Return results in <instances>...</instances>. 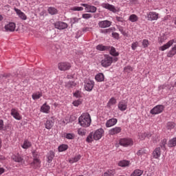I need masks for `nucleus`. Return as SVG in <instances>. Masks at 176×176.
<instances>
[{"mask_svg": "<svg viewBox=\"0 0 176 176\" xmlns=\"http://www.w3.org/2000/svg\"><path fill=\"white\" fill-rule=\"evenodd\" d=\"M79 124L82 127H89L91 124V118L89 113H82L78 118Z\"/></svg>", "mask_w": 176, "mask_h": 176, "instance_id": "obj_1", "label": "nucleus"}, {"mask_svg": "<svg viewBox=\"0 0 176 176\" xmlns=\"http://www.w3.org/2000/svg\"><path fill=\"white\" fill-rule=\"evenodd\" d=\"M116 63L118 61V58H113L109 55H104V58L101 60V65L104 67V68H107V67H111L112 65V63Z\"/></svg>", "mask_w": 176, "mask_h": 176, "instance_id": "obj_2", "label": "nucleus"}, {"mask_svg": "<svg viewBox=\"0 0 176 176\" xmlns=\"http://www.w3.org/2000/svg\"><path fill=\"white\" fill-rule=\"evenodd\" d=\"M120 145L121 146H131L133 145L134 142H133V140L131 138H122L119 141Z\"/></svg>", "mask_w": 176, "mask_h": 176, "instance_id": "obj_3", "label": "nucleus"}, {"mask_svg": "<svg viewBox=\"0 0 176 176\" xmlns=\"http://www.w3.org/2000/svg\"><path fill=\"white\" fill-rule=\"evenodd\" d=\"M164 111V106L162 104H158L150 111V113H151V115H159V113H162Z\"/></svg>", "mask_w": 176, "mask_h": 176, "instance_id": "obj_4", "label": "nucleus"}, {"mask_svg": "<svg viewBox=\"0 0 176 176\" xmlns=\"http://www.w3.org/2000/svg\"><path fill=\"white\" fill-rule=\"evenodd\" d=\"M58 68L59 71H68L71 69V63L68 62H60L58 63Z\"/></svg>", "mask_w": 176, "mask_h": 176, "instance_id": "obj_5", "label": "nucleus"}, {"mask_svg": "<svg viewBox=\"0 0 176 176\" xmlns=\"http://www.w3.org/2000/svg\"><path fill=\"white\" fill-rule=\"evenodd\" d=\"M80 6H83L84 8H85V9L86 12H87V13H96L97 12V8L94 6H90L86 3H81Z\"/></svg>", "mask_w": 176, "mask_h": 176, "instance_id": "obj_6", "label": "nucleus"}, {"mask_svg": "<svg viewBox=\"0 0 176 176\" xmlns=\"http://www.w3.org/2000/svg\"><path fill=\"white\" fill-rule=\"evenodd\" d=\"M93 135L94 140H95V141H98V140H101V138H102V135H104V129L101 128L98 129L93 133Z\"/></svg>", "mask_w": 176, "mask_h": 176, "instance_id": "obj_7", "label": "nucleus"}, {"mask_svg": "<svg viewBox=\"0 0 176 176\" xmlns=\"http://www.w3.org/2000/svg\"><path fill=\"white\" fill-rule=\"evenodd\" d=\"M159 19V13L156 12H150L147 14V20L148 21H155Z\"/></svg>", "mask_w": 176, "mask_h": 176, "instance_id": "obj_8", "label": "nucleus"}, {"mask_svg": "<svg viewBox=\"0 0 176 176\" xmlns=\"http://www.w3.org/2000/svg\"><path fill=\"white\" fill-rule=\"evenodd\" d=\"M101 6L102 8H104V9H107V10H109L113 13H116V12H118V10L115 7V6L109 4L108 3H103L101 4Z\"/></svg>", "mask_w": 176, "mask_h": 176, "instance_id": "obj_9", "label": "nucleus"}, {"mask_svg": "<svg viewBox=\"0 0 176 176\" xmlns=\"http://www.w3.org/2000/svg\"><path fill=\"white\" fill-rule=\"evenodd\" d=\"M110 25H112V21L104 20L98 22V26L100 28H108Z\"/></svg>", "mask_w": 176, "mask_h": 176, "instance_id": "obj_10", "label": "nucleus"}, {"mask_svg": "<svg viewBox=\"0 0 176 176\" xmlns=\"http://www.w3.org/2000/svg\"><path fill=\"white\" fill-rule=\"evenodd\" d=\"M54 27L57 30H65V28H68V25L65 22L57 21L54 23Z\"/></svg>", "mask_w": 176, "mask_h": 176, "instance_id": "obj_11", "label": "nucleus"}, {"mask_svg": "<svg viewBox=\"0 0 176 176\" xmlns=\"http://www.w3.org/2000/svg\"><path fill=\"white\" fill-rule=\"evenodd\" d=\"M94 87V81L88 80H87V83L85 85V89L87 91H91Z\"/></svg>", "mask_w": 176, "mask_h": 176, "instance_id": "obj_12", "label": "nucleus"}, {"mask_svg": "<svg viewBox=\"0 0 176 176\" xmlns=\"http://www.w3.org/2000/svg\"><path fill=\"white\" fill-rule=\"evenodd\" d=\"M121 131H122V128L120 126H116L111 129L109 131V134L110 135H115L116 134H119V133H121Z\"/></svg>", "mask_w": 176, "mask_h": 176, "instance_id": "obj_13", "label": "nucleus"}, {"mask_svg": "<svg viewBox=\"0 0 176 176\" xmlns=\"http://www.w3.org/2000/svg\"><path fill=\"white\" fill-rule=\"evenodd\" d=\"M11 115L16 120H21V116L16 109H11Z\"/></svg>", "mask_w": 176, "mask_h": 176, "instance_id": "obj_14", "label": "nucleus"}, {"mask_svg": "<svg viewBox=\"0 0 176 176\" xmlns=\"http://www.w3.org/2000/svg\"><path fill=\"white\" fill-rule=\"evenodd\" d=\"M118 109H120V111H126V109H127V102L126 100L119 102Z\"/></svg>", "mask_w": 176, "mask_h": 176, "instance_id": "obj_15", "label": "nucleus"}, {"mask_svg": "<svg viewBox=\"0 0 176 176\" xmlns=\"http://www.w3.org/2000/svg\"><path fill=\"white\" fill-rule=\"evenodd\" d=\"M12 160L16 162V163H24V157L21 156L20 155H14L12 156Z\"/></svg>", "mask_w": 176, "mask_h": 176, "instance_id": "obj_16", "label": "nucleus"}, {"mask_svg": "<svg viewBox=\"0 0 176 176\" xmlns=\"http://www.w3.org/2000/svg\"><path fill=\"white\" fill-rule=\"evenodd\" d=\"M6 31H10V32H13L16 30V24L14 23H10L5 26Z\"/></svg>", "mask_w": 176, "mask_h": 176, "instance_id": "obj_17", "label": "nucleus"}, {"mask_svg": "<svg viewBox=\"0 0 176 176\" xmlns=\"http://www.w3.org/2000/svg\"><path fill=\"white\" fill-rule=\"evenodd\" d=\"M118 123V119L111 118L107 121L106 127H112V126H115Z\"/></svg>", "mask_w": 176, "mask_h": 176, "instance_id": "obj_18", "label": "nucleus"}, {"mask_svg": "<svg viewBox=\"0 0 176 176\" xmlns=\"http://www.w3.org/2000/svg\"><path fill=\"white\" fill-rule=\"evenodd\" d=\"M31 166L34 167V168H39V167H41V160L38 158H34L31 163Z\"/></svg>", "mask_w": 176, "mask_h": 176, "instance_id": "obj_19", "label": "nucleus"}, {"mask_svg": "<svg viewBox=\"0 0 176 176\" xmlns=\"http://www.w3.org/2000/svg\"><path fill=\"white\" fill-rule=\"evenodd\" d=\"M162 155V151H160V147L156 148L153 152V156L154 159H159Z\"/></svg>", "mask_w": 176, "mask_h": 176, "instance_id": "obj_20", "label": "nucleus"}, {"mask_svg": "<svg viewBox=\"0 0 176 176\" xmlns=\"http://www.w3.org/2000/svg\"><path fill=\"white\" fill-rule=\"evenodd\" d=\"M31 146H32V143H31L28 140H25L23 143L21 144L23 149H28V148H31Z\"/></svg>", "mask_w": 176, "mask_h": 176, "instance_id": "obj_21", "label": "nucleus"}, {"mask_svg": "<svg viewBox=\"0 0 176 176\" xmlns=\"http://www.w3.org/2000/svg\"><path fill=\"white\" fill-rule=\"evenodd\" d=\"M41 111L43 113H49L50 111V106L47 105L46 103L43 104L41 107Z\"/></svg>", "mask_w": 176, "mask_h": 176, "instance_id": "obj_22", "label": "nucleus"}, {"mask_svg": "<svg viewBox=\"0 0 176 176\" xmlns=\"http://www.w3.org/2000/svg\"><path fill=\"white\" fill-rule=\"evenodd\" d=\"M15 12H16V14H18L20 19H21L22 20H27V15H25L24 12H21V10L19 9H15Z\"/></svg>", "mask_w": 176, "mask_h": 176, "instance_id": "obj_23", "label": "nucleus"}, {"mask_svg": "<svg viewBox=\"0 0 176 176\" xmlns=\"http://www.w3.org/2000/svg\"><path fill=\"white\" fill-rule=\"evenodd\" d=\"M118 166L120 167H129L130 166V161L122 160L118 162Z\"/></svg>", "mask_w": 176, "mask_h": 176, "instance_id": "obj_24", "label": "nucleus"}, {"mask_svg": "<svg viewBox=\"0 0 176 176\" xmlns=\"http://www.w3.org/2000/svg\"><path fill=\"white\" fill-rule=\"evenodd\" d=\"M95 79L96 82H104V74L99 73L96 74L95 76Z\"/></svg>", "mask_w": 176, "mask_h": 176, "instance_id": "obj_25", "label": "nucleus"}, {"mask_svg": "<svg viewBox=\"0 0 176 176\" xmlns=\"http://www.w3.org/2000/svg\"><path fill=\"white\" fill-rule=\"evenodd\" d=\"M151 138L152 137V135L149 133H142L139 134V138L140 140H144L145 138Z\"/></svg>", "mask_w": 176, "mask_h": 176, "instance_id": "obj_26", "label": "nucleus"}, {"mask_svg": "<svg viewBox=\"0 0 176 176\" xmlns=\"http://www.w3.org/2000/svg\"><path fill=\"white\" fill-rule=\"evenodd\" d=\"M47 12L50 14H52V16L57 14V13H58V10H57V8L54 7H49Z\"/></svg>", "mask_w": 176, "mask_h": 176, "instance_id": "obj_27", "label": "nucleus"}, {"mask_svg": "<svg viewBox=\"0 0 176 176\" xmlns=\"http://www.w3.org/2000/svg\"><path fill=\"white\" fill-rule=\"evenodd\" d=\"M129 20L131 23H137V21H138V16L135 14H132L129 16Z\"/></svg>", "mask_w": 176, "mask_h": 176, "instance_id": "obj_28", "label": "nucleus"}, {"mask_svg": "<svg viewBox=\"0 0 176 176\" xmlns=\"http://www.w3.org/2000/svg\"><path fill=\"white\" fill-rule=\"evenodd\" d=\"M96 50H100V52H104V50H109V47L99 44L96 46Z\"/></svg>", "mask_w": 176, "mask_h": 176, "instance_id": "obj_29", "label": "nucleus"}, {"mask_svg": "<svg viewBox=\"0 0 176 176\" xmlns=\"http://www.w3.org/2000/svg\"><path fill=\"white\" fill-rule=\"evenodd\" d=\"M115 174H116L115 170H108L101 176H114Z\"/></svg>", "mask_w": 176, "mask_h": 176, "instance_id": "obj_30", "label": "nucleus"}, {"mask_svg": "<svg viewBox=\"0 0 176 176\" xmlns=\"http://www.w3.org/2000/svg\"><path fill=\"white\" fill-rule=\"evenodd\" d=\"M176 54V45H175L171 50L169 51V52L167 54V57H173V56H175Z\"/></svg>", "mask_w": 176, "mask_h": 176, "instance_id": "obj_31", "label": "nucleus"}, {"mask_svg": "<svg viewBox=\"0 0 176 176\" xmlns=\"http://www.w3.org/2000/svg\"><path fill=\"white\" fill-rule=\"evenodd\" d=\"M142 174H144V170L136 169L131 173V176H141Z\"/></svg>", "mask_w": 176, "mask_h": 176, "instance_id": "obj_32", "label": "nucleus"}, {"mask_svg": "<svg viewBox=\"0 0 176 176\" xmlns=\"http://www.w3.org/2000/svg\"><path fill=\"white\" fill-rule=\"evenodd\" d=\"M110 54L113 56V57H118L119 56V52H116V49L113 47H110Z\"/></svg>", "mask_w": 176, "mask_h": 176, "instance_id": "obj_33", "label": "nucleus"}, {"mask_svg": "<svg viewBox=\"0 0 176 176\" xmlns=\"http://www.w3.org/2000/svg\"><path fill=\"white\" fill-rule=\"evenodd\" d=\"M166 127V130H173V129L175 127V123L173 122H167Z\"/></svg>", "mask_w": 176, "mask_h": 176, "instance_id": "obj_34", "label": "nucleus"}, {"mask_svg": "<svg viewBox=\"0 0 176 176\" xmlns=\"http://www.w3.org/2000/svg\"><path fill=\"white\" fill-rule=\"evenodd\" d=\"M80 155H76L74 157L72 158L69 160V163H76V162H79V160H80Z\"/></svg>", "mask_w": 176, "mask_h": 176, "instance_id": "obj_35", "label": "nucleus"}, {"mask_svg": "<svg viewBox=\"0 0 176 176\" xmlns=\"http://www.w3.org/2000/svg\"><path fill=\"white\" fill-rule=\"evenodd\" d=\"M168 146L169 148H173L174 146H176V138H173V139L169 140Z\"/></svg>", "mask_w": 176, "mask_h": 176, "instance_id": "obj_36", "label": "nucleus"}, {"mask_svg": "<svg viewBox=\"0 0 176 176\" xmlns=\"http://www.w3.org/2000/svg\"><path fill=\"white\" fill-rule=\"evenodd\" d=\"M65 86L67 87V89H72V87H75V86H76V82L74 81H68L66 82Z\"/></svg>", "mask_w": 176, "mask_h": 176, "instance_id": "obj_37", "label": "nucleus"}, {"mask_svg": "<svg viewBox=\"0 0 176 176\" xmlns=\"http://www.w3.org/2000/svg\"><path fill=\"white\" fill-rule=\"evenodd\" d=\"M54 158V152L50 151V153H48V155H47L48 163H52Z\"/></svg>", "mask_w": 176, "mask_h": 176, "instance_id": "obj_38", "label": "nucleus"}, {"mask_svg": "<svg viewBox=\"0 0 176 176\" xmlns=\"http://www.w3.org/2000/svg\"><path fill=\"white\" fill-rule=\"evenodd\" d=\"M115 104H116V99L115 98H111L109 100L107 106L109 107V108H111V107H112V105H115Z\"/></svg>", "mask_w": 176, "mask_h": 176, "instance_id": "obj_39", "label": "nucleus"}, {"mask_svg": "<svg viewBox=\"0 0 176 176\" xmlns=\"http://www.w3.org/2000/svg\"><path fill=\"white\" fill-rule=\"evenodd\" d=\"M68 149V145L67 144H61L58 146V152H64V151H67Z\"/></svg>", "mask_w": 176, "mask_h": 176, "instance_id": "obj_40", "label": "nucleus"}, {"mask_svg": "<svg viewBox=\"0 0 176 176\" xmlns=\"http://www.w3.org/2000/svg\"><path fill=\"white\" fill-rule=\"evenodd\" d=\"M52 123V122L51 120H47L45 123V129H47V130H50V129L53 127V124Z\"/></svg>", "mask_w": 176, "mask_h": 176, "instance_id": "obj_41", "label": "nucleus"}, {"mask_svg": "<svg viewBox=\"0 0 176 176\" xmlns=\"http://www.w3.org/2000/svg\"><path fill=\"white\" fill-rule=\"evenodd\" d=\"M32 97L33 100H39V98L42 97V93L37 92L36 94H33Z\"/></svg>", "mask_w": 176, "mask_h": 176, "instance_id": "obj_42", "label": "nucleus"}, {"mask_svg": "<svg viewBox=\"0 0 176 176\" xmlns=\"http://www.w3.org/2000/svg\"><path fill=\"white\" fill-rule=\"evenodd\" d=\"M94 140V136L92 132L87 136V142H93Z\"/></svg>", "mask_w": 176, "mask_h": 176, "instance_id": "obj_43", "label": "nucleus"}, {"mask_svg": "<svg viewBox=\"0 0 176 176\" xmlns=\"http://www.w3.org/2000/svg\"><path fill=\"white\" fill-rule=\"evenodd\" d=\"M133 67L130 65H128L125 67H124V72H126L127 74H130V72H133Z\"/></svg>", "mask_w": 176, "mask_h": 176, "instance_id": "obj_44", "label": "nucleus"}, {"mask_svg": "<svg viewBox=\"0 0 176 176\" xmlns=\"http://www.w3.org/2000/svg\"><path fill=\"white\" fill-rule=\"evenodd\" d=\"M70 10H72L73 12H82L83 10V8L75 6L70 8Z\"/></svg>", "mask_w": 176, "mask_h": 176, "instance_id": "obj_45", "label": "nucleus"}, {"mask_svg": "<svg viewBox=\"0 0 176 176\" xmlns=\"http://www.w3.org/2000/svg\"><path fill=\"white\" fill-rule=\"evenodd\" d=\"M74 96L76 98H82V92L80 91H76L75 93L73 94Z\"/></svg>", "mask_w": 176, "mask_h": 176, "instance_id": "obj_46", "label": "nucleus"}, {"mask_svg": "<svg viewBox=\"0 0 176 176\" xmlns=\"http://www.w3.org/2000/svg\"><path fill=\"white\" fill-rule=\"evenodd\" d=\"M166 144H167V140L166 139H163L161 142H160V146L163 149H166Z\"/></svg>", "mask_w": 176, "mask_h": 176, "instance_id": "obj_47", "label": "nucleus"}, {"mask_svg": "<svg viewBox=\"0 0 176 176\" xmlns=\"http://www.w3.org/2000/svg\"><path fill=\"white\" fill-rule=\"evenodd\" d=\"M78 135H86V130L83 129L82 128L78 129Z\"/></svg>", "mask_w": 176, "mask_h": 176, "instance_id": "obj_48", "label": "nucleus"}, {"mask_svg": "<svg viewBox=\"0 0 176 176\" xmlns=\"http://www.w3.org/2000/svg\"><path fill=\"white\" fill-rule=\"evenodd\" d=\"M82 104V100L81 99H78L77 100H74L73 102V105L74 107H79V105H80Z\"/></svg>", "mask_w": 176, "mask_h": 176, "instance_id": "obj_49", "label": "nucleus"}, {"mask_svg": "<svg viewBox=\"0 0 176 176\" xmlns=\"http://www.w3.org/2000/svg\"><path fill=\"white\" fill-rule=\"evenodd\" d=\"M65 138L67 140H74L75 138V135L74 133H67Z\"/></svg>", "mask_w": 176, "mask_h": 176, "instance_id": "obj_50", "label": "nucleus"}, {"mask_svg": "<svg viewBox=\"0 0 176 176\" xmlns=\"http://www.w3.org/2000/svg\"><path fill=\"white\" fill-rule=\"evenodd\" d=\"M142 46L144 48H146L149 46V41L146 40V39H144L142 41Z\"/></svg>", "mask_w": 176, "mask_h": 176, "instance_id": "obj_51", "label": "nucleus"}, {"mask_svg": "<svg viewBox=\"0 0 176 176\" xmlns=\"http://www.w3.org/2000/svg\"><path fill=\"white\" fill-rule=\"evenodd\" d=\"M137 155L138 156H140L141 157H142V155H146V153H145V150L141 149L138 151Z\"/></svg>", "mask_w": 176, "mask_h": 176, "instance_id": "obj_52", "label": "nucleus"}, {"mask_svg": "<svg viewBox=\"0 0 176 176\" xmlns=\"http://www.w3.org/2000/svg\"><path fill=\"white\" fill-rule=\"evenodd\" d=\"M138 41H135L134 43H132L131 45V49L132 50H135V49H137V47H138Z\"/></svg>", "mask_w": 176, "mask_h": 176, "instance_id": "obj_53", "label": "nucleus"}, {"mask_svg": "<svg viewBox=\"0 0 176 176\" xmlns=\"http://www.w3.org/2000/svg\"><path fill=\"white\" fill-rule=\"evenodd\" d=\"M82 19H91L92 16L91 14H83L82 15Z\"/></svg>", "mask_w": 176, "mask_h": 176, "instance_id": "obj_54", "label": "nucleus"}, {"mask_svg": "<svg viewBox=\"0 0 176 176\" xmlns=\"http://www.w3.org/2000/svg\"><path fill=\"white\" fill-rule=\"evenodd\" d=\"M80 20V18L74 17L72 19V23H73V24H75V23H79Z\"/></svg>", "mask_w": 176, "mask_h": 176, "instance_id": "obj_55", "label": "nucleus"}, {"mask_svg": "<svg viewBox=\"0 0 176 176\" xmlns=\"http://www.w3.org/2000/svg\"><path fill=\"white\" fill-rule=\"evenodd\" d=\"M112 30L111 29H105V30H102L101 32L102 34H111V32Z\"/></svg>", "mask_w": 176, "mask_h": 176, "instance_id": "obj_56", "label": "nucleus"}, {"mask_svg": "<svg viewBox=\"0 0 176 176\" xmlns=\"http://www.w3.org/2000/svg\"><path fill=\"white\" fill-rule=\"evenodd\" d=\"M116 19L117 21H120V23H123L124 21V19H123V17H121V16H116Z\"/></svg>", "mask_w": 176, "mask_h": 176, "instance_id": "obj_57", "label": "nucleus"}, {"mask_svg": "<svg viewBox=\"0 0 176 176\" xmlns=\"http://www.w3.org/2000/svg\"><path fill=\"white\" fill-rule=\"evenodd\" d=\"M112 36L115 38L116 39H119V34L116 32L112 33Z\"/></svg>", "mask_w": 176, "mask_h": 176, "instance_id": "obj_58", "label": "nucleus"}, {"mask_svg": "<svg viewBox=\"0 0 176 176\" xmlns=\"http://www.w3.org/2000/svg\"><path fill=\"white\" fill-rule=\"evenodd\" d=\"M4 127H3V120H0V131L1 130H3Z\"/></svg>", "mask_w": 176, "mask_h": 176, "instance_id": "obj_59", "label": "nucleus"}, {"mask_svg": "<svg viewBox=\"0 0 176 176\" xmlns=\"http://www.w3.org/2000/svg\"><path fill=\"white\" fill-rule=\"evenodd\" d=\"M91 30V28H84L82 29V30L84 31V32H87L88 31H90Z\"/></svg>", "mask_w": 176, "mask_h": 176, "instance_id": "obj_60", "label": "nucleus"}, {"mask_svg": "<svg viewBox=\"0 0 176 176\" xmlns=\"http://www.w3.org/2000/svg\"><path fill=\"white\" fill-rule=\"evenodd\" d=\"M5 173V168H0V175H2Z\"/></svg>", "mask_w": 176, "mask_h": 176, "instance_id": "obj_61", "label": "nucleus"}, {"mask_svg": "<svg viewBox=\"0 0 176 176\" xmlns=\"http://www.w3.org/2000/svg\"><path fill=\"white\" fill-rule=\"evenodd\" d=\"M9 76H10V74H5L3 76V78H9Z\"/></svg>", "mask_w": 176, "mask_h": 176, "instance_id": "obj_62", "label": "nucleus"}, {"mask_svg": "<svg viewBox=\"0 0 176 176\" xmlns=\"http://www.w3.org/2000/svg\"><path fill=\"white\" fill-rule=\"evenodd\" d=\"M5 160V157H3V155H0V160Z\"/></svg>", "mask_w": 176, "mask_h": 176, "instance_id": "obj_63", "label": "nucleus"}, {"mask_svg": "<svg viewBox=\"0 0 176 176\" xmlns=\"http://www.w3.org/2000/svg\"><path fill=\"white\" fill-rule=\"evenodd\" d=\"M168 19H170V15H167V16H165V18H164L165 20H168Z\"/></svg>", "mask_w": 176, "mask_h": 176, "instance_id": "obj_64", "label": "nucleus"}]
</instances>
